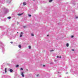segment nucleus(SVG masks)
I'll use <instances>...</instances> for the list:
<instances>
[{
	"instance_id": "1",
	"label": "nucleus",
	"mask_w": 78,
	"mask_h": 78,
	"mask_svg": "<svg viewBox=\"0 0 78 78\" xmlns=\"http://www.w3.org/2000/svg\"><path fill=\"white\" fill-rule=\"evenodd\" d=\"M21 75L23 77H24V76H25V75L23 74V72L21 73Z\"/></svg>"
},
{
	"instance_id": "2",
	"label": "nucleus",
	"mask_w": 78,
	"mask_h": 78,
	"mask_svg": "<svg viewBox=\"0 0 78 78\" xmlns=\"http://www.w3.org/2000/svg\"><path fill=\"white\" fill-rule=\"evenodd\" d=\"M22 34H23V32H21V34H20V37H22Z\"/></svg>"
},
{
	"instance_id": "3",
	"label": "nucleus",
	"mask_w": 78,
	"mask_h": 78,
	"mask_svg": "<svg viewBox=\"0 0 78 78\" xmlns=\"http://www.w3.org/2000/svg\"><path fill=\"white\" fill-rule=\"evenodd\" d=\"M9 71L10 72H13V70L12 69H10Z\"/></svg>"
},
{
	"instance_id": "4",
	"label": "nucleus",
	"mask_w": 78,
	"mask_h": 78,
	"mask_svg": "<svg viewBox=\"0 0 78 78\" xmlns=\"http://www.w3.org/2000/svg\"><path fill=\"white\" fill-rule=\"evenodd\" d=\"M23 14V13H21V14H18V15L20 16H21V15H22V14Z\"/></svg>"
},
{
	"instance_id": "5",
	"label": "nucleus",
	"mask_w": 78,
	"mask_h": 78,
	"mask_svg": "<svg viewBox=\"0 0 78 78\" xmlns=\"http://www.w3.org/2000/svg\"><path fill=\"white\" fill-rule=\"evenodd\" d=\"M23 6H25V5H27V4L26 3V2H24L23 3Z\"/></svg>"
},
{
	"instance_id": "6",
	"label": "nucleus",
	"mask_w": 78,
	"mask_h": 78,
	"mask_svg": "<svg viewBox=\"0 0 78 78\" xmlns=\"http://www.w3.org/2000/svg\"><path fill=\"white\" fill-rule=\"evenodd\" d=\"M19 48H22V46H21V45H19Z\"/></svg>"
},
{
	"instance_id": "7",
	"label": "nucleus",
	"mask_w": 78,
	"mask_h": 78,
	"mask_svg": "<svg viewBox=\"0 0 78 78\" xmlns=\"http://www.w3.org/2000/svg\"><path fill=\"white\" fill-rule=\"evenodd\" d=\"M52 1H53V0H50L49 1V2L50 3H51L52 2Z\"/></svg>"
},
{
	"instance_id": "8",
	"label": "nucleus",
	"mask_w": 78,
	"mask_h": 78,
	"mask_svg": "<svg viewBox=\"0 0 78 78\" xmlns=\"http://www.w3.org/2000/svg\"><path fill=\"white\" fill-rule=\"evenodd\" d=\"M69 44L68 43H67L66 44V46L67 47H69Z\"/></svg>"
},
{
	"instance_id": "9",
	"label": "nucleus",
	"mask_w": 78,
	"mask_h": 78,
	"mask_svg": "<svg viewBox=\"0 0 78 78\" xmlns=\"http://www.w3.org/2000/svg\"><path fill=\"white\" fill-rule=\"evenodd\" d=\"M5 73H6V68H5Z\"/></svg>"
},
{
	"instance_id": "10",
	"label": "nucleus",
	"mask_w": 78,
	"mask_h": 78,
	"mask_svg": "<svg viewBox=\"0 0 78 78\" xmlns=\"http://www.w3.org/2000/svg\"><path fill=\"white\" fill-rule=\"evenodd\" d=\"M8 19H11V17L10 16H9V17H8Z\"/></svg>"
},
{
	"instance_id": "11",
	"label": "nucleus",
	"mask_w": 78,
	"mask_h": 78,
	"mask_svg": "<svg viewBox=\"0 0 78 78\" xmlns=\"http://www.w3.org/2000/svg\"><path fill=\"white\" fill-rule=\"evenodd\" d=\"M29 49H31V46H29Z\"/></svg>"
},
{
	"instance_id": "12",
	"label": "nucleus",
	"mask_w": 78,
	"mask_h": 78,
	"mask_svg": "<svg viewBox=\"0 0 78 78\" xmlns=\"http://www.w3.org/2000/svg\"><path fill=\"white\" fill-rule=\"evenodd\" d=\"M54 51V50H50V51L51 52V51Z\"/></svg>"
},
{
	"instance_id": "13",
	"label": "nucleus",
	"mask_w": 78,
	"mask_h": 78,
	"mask_svg": "<svg viewBox=\"0 0 78 78\" xmlns=\"http://www.w3.org/2000/svg\"><path fill=\"white\" fill-rule=\"evenodd\" d=\"M19 67V65H17L16 66V67Z\"/></svg>"
},
{
	"instance_id": "14",
	"label": "nucleus",
	"mask_w": 78,
	"mask_h": 78,
	"mask_svg": "<svg viewBox=\"0 0 78 78\" xmlns=\"http://www.w3.org/2000/svg\"><path fill=\"white\" fill-rule=\"evenodd\" d=\"M74 36H73V35H72V36H71V37L72 38H73V37Z\"/></svg>"
},
{
	"instance_id": "15",
	"label": "nucleus",
	"mask_w": 78,
	"mask_h": 78,
	"mask_svg": "<svg viewBox=\"0 0 78 78\" xmlns=\"http://www.w3.org/2000/svg\"><path fill=\"white\" fill-rule=\"evenodd\" d=\"M28 16L29 17H31V15H29Z\"/></svg>"
},
{
	"instance_id": "16",
	"label": "nucleus",
	"mask_w": 78,
	"mask_h": 78,
	"mask_svg": "<svg viewBox=\"0 0 78 78\" xmlns=\"http://www.w3.org/2000/svg\"><path fill=\"white\" fill-rule=\"evenodd\" d=\"M23 28H26V27H27L26 26H23Z\"/></svg>"
},
{
	"instance_id": "17",
	"label": "nucleus",
	"mask_w": 78,
	"mask_h": 78,
	"mask_svg": "<svg viewBox=\"0 0 78 78\" xmlns=\"http://www.w3.org/2000/svg\"><path fill=\"white\" fill-rule=\"evenodd\" d=\"M20 70H23V68H20Z\"/></svg>"
},
{
	"instance_id": "18",
	"label": "nucleus",
	"mask_w": 78,
	"mask_h": 78,
	"mask_svg": "<svg viewBox=\"0 0 78 78\" xmlns=\"http://www.w3.org/2000/svg\"><path fill=\"white\" fill-rule=\"evenodd\" d=\"M32 36H34V34H31Z\"/></svg>"
},
{
	"instance_id": "19",
	"label": "nucleus",
	"mask_w": 78,
	"mask_h": 78,
	"mask_svg": "<svg viewBox=\"0 0 78 78\" xmlns=\"http://www.w3.org/2000/svg\"><path fill=\"white\" fill-rule=\"evenodd\" d=\"M39 76V74L37 75V77Z\"/></svg>"
},
{
	"instance_id": "20",
	"label": "nucleus",
	"mask_w": 78,
	"mask_h": 78,
	"mask_svg": "<svg viewBox=\"0 0 78 78\" xmlns=\"http://www.w3.org/2000/svg\"><path fill=\"white\" fill-rule=\"evenodd\" d=\"M72 51H75V50H74V49H72Z\"/></svg>"
},
{
	"instance_id": "21",
	"label": "nucleus",
	"mask_w": 78,
	"mask_h": 78,
	"mask_svg": "<svg viewBox=\"0 0 78 78\" xmlns=\"http://www.w3.org/2000/svg\"><path fill=\"white\" fill-rule=\"evenodd\" d=\"M76 19H78V17H76Z\"/></svg>"
},
{
	"instance_id": "22",
	"label": "nucleus",
	"mask_w": 78,
	"mask_h": 78,
	"mask_svg": "<svg viewBox=\"0 0 78 78\" xmlns=\"http://www.w3.org/2000/svg\"><path fill=\"white\" fill-rule=\"evenodd\" d=\"M10 43H11V44H12L13 42H10Z\"/></svg>"
},
{
	"instance_id": "23",
	"label": "nucleus",
	"mask_w": 78,
	"mask_h": 78,
	"mask_svg": "<svg viewBox=\"0 0 78 78\" xmlns=\"http://www.w3.org/2000/svg\"><path fill=\"white\" fill-rule=\"evenodd\" d=\"M17 25H18V24H19V22H17Z\"/></svg>"
},
{
	"instance_id": "24",
	"label": "nucleus",
	"mask_w": 78,
	"mask_h": 78,
	"mask_svg": "<svg viewBox=\"0 0 78 78\" xmlns=\"http://www.w3.org/2000/svg\"><path fill=\"white\" fill-rule=\"evenodd\" d=\"M59 58H61V56H60V57H59Z\"/></svg>"
},
{
	"instance_id": "25",
	"label": "nucleus",
	"mask_w": 78,
	"mask_h": 78,
	"mask_svg": "<svg viewBox=\"0 0 78 78\" xmlns=\"http://www.w3.org/2000/svg\"><path fill=\"white\" fill-rule=\"evenodd\" d=\"M43 67H45V65H43Z\"/></svg>"
},
{
	"instance_id": "26",
	"label": "nucleus",
	"mask_w": 78,
	"mask_h": 78,
	"mask_svg": "<svg viewBox=\"0 0 78 78\" xmlns=\"http://www.w3.org/2000/svg\"><path fill=\"white\" fill-rule=\"evenodd\" d=\"M57 58H59V56H57Z\"/></svg>"
},
{
	"instance_id": "27",
	"label": "nucleus",
	"mask_w": 78,
	"mask_h": 78,
	"mask_svg": "<svg viewBox=\"0 0 78 78\" xmlns=\"http://www.w3.org/2000/svg\"><path fill=\"white\" fill-rule=\"evenodd\" d=\"M47 36H49V35H48Z\"/></svg>"
},
{
	"instance_id": "28",
	"label": "nucleus",
	"mask_w": 78,
	"mask_h": 78,
	"mask_svg": "<svg viewBox=\"0 0 78 78\" xmlns=\"http://www.w3.org/2000/svg\"><path fill=\"white\" fill-rule=\"evenodd\" d=\"M50 64H51V63H50Z\"/></svg>"
},
{
	"instance_id": "29",
	"label": "nucleus",
	"mask_w": 78,
	"mask_h": 78,
	"mask_svg": "<svg viewBox=\"0 0 78 78\" xmlns=\"http://www.w3.org/2000/svg\"><path fill=\"white\" fill-rule=\"evenodd\" d=\"M27 70H28V69H27Z\"/></svg>"
},
{
	"instance_id": "30",
	"label": "nucleus",
	"mask_w": 78,
	"mask_h": 78,
	"mask_svg": "<svg viewBox=\"0 0 78 78\" xmlns=\"http://www.w3.org/2000/svg\"><path fill=\"white\" fill-rule=\"evenodd\" d=\"M33 0L34 1V0Z\"/></svg>"
}]
</instances>
